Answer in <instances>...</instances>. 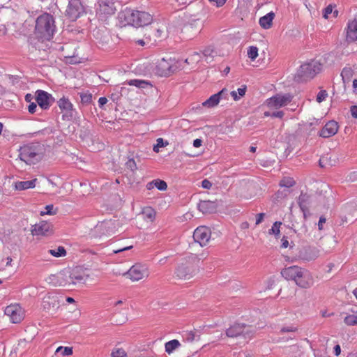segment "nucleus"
I'll use <instances>...</instances> for the list:
<instances>
[{"label": "nucleus", "mask_w": 357, "mask_h": 357, "mask_svg": "<svg viewBox=\"0 0 357 357\" xmlns=\"http://www.w3.org/2000/svg\"><path fill=\"white\" fill-rule=\"evenodd\" d=\"M198 208L203 213H211L215 211L217 204L210 200L200 201L198 204Z\"/></svg>", "instance_id": "obj_24"}, {"label": "nucleus", "mask_w": 357, "mask_h": 357, "mask_svg": "<svg viewBox=\"0 0 357 357\" xmlns=\"http://www.w3.org/2000/svg\"><path fill=\"white\" fill-rule=\"evenodd\" d=\"M60 297L56 294H48L43 299V307L45 310H55L59 308Z\"/></svg>", "instance_id": "obj_16"}, {"label": "nucleus", "mask_w": 357, "mask_h": 357, "mask_svg": "<svg viewBox=\"0 0 357 357\" xmlns=\"http://www.w3.org/2000/svg\"><path fill=\"white\" fill-rule=\"evenodd\" d=\"M56 31L54 17L47 13L38 16L36 20L35 33L44 40H50Z\"/></svg>", "instance_id": "obj_2"}, {"label": "nucleus", "mask_w": 357, "mask_h": 357, "mask_svg": "<svg viewBox=\"0 0 357 357\" xmlns=\"http://www.w3.org/2000/svg\"><path fill=\"white\" fill-rule=\"evenodd\" d=\"M57 209L54 208L52 204L47 205L45 208L44 211L40 212L41 215H55L56 213Z\"/></svg>", "instance_id": "obj_40"}, {"label": "nucleus", "mask_w": 357, "mask_h": 357, "mask_svg": "<svg viewBox=\"0 0 357 357\" xmlns=\"http://www.w3.org/2000/svg\"><path fill=\"white\" fill-rule=\"evenodd\" d=\"M303 270V268L299 266H291L282 269L281 271V274L282 277H284L286 280H291L295 281L298 278V276L302 273V271Z\"/></svg>", "instance_id": "obj_18"}, {"label": "nucleus", "mask_w": 357, "mask_h": 357, "mask_svg": "<svg viewBox=\"0 0 357 357\" xmlns=\"http://www.w3.org/2000/svg\"><path fill=\"white\" fill-rule=\"evenodd\" d=\"M68 279L69 280L68 286L76 284L77 283H84L85 282V274L80 271L79 268H74L72 271H68Z\"/></svg>", "instance_id": "obj_21"}, {"label": "nucleus", "mask_w": 357, "mask_h": 357, "mask_svg": "<svg viewBox=\"0 0 357 357\" xmlns=\"http://www.w3.org/2000/svg\"><path fill=\"white\" fill-rule=\"evenodd\" d=\"M111 357H128V356L123 349L114 348L111 353Z\"/></svg>", "instance_id": "obj_36"}, {"label": "nucleus", "mask_w": 357, "mask_h": 357, "mask_svg": "<svg viewBox=\"0 0 357 357\" xmlns=\"http://www.w3.org/2000/svg\"><path fill=\"white\" fill-rule=\"evenodd\" d=\"M36 100L43 109H47L54 102V98L51 94L43 90H38L36 92Z\"/></svg>", "instance_id": "obj_14"}, {"label": "nucleus", "mask_w": 357, "mask_h": 357, "mask_svg": "<svg viewBox=\"0 0 357 357\" xmlns=\"http://www.w3.org/2000/svg\"><path fill=\"white\" fill-rule=\"evenodd\" d=\"M252 333L253 330L252 327L241 324H234L226 331V335L229 337L243 335L245 338H250Z\"/></svg>", "instance_id": "obj_8"}, {"label": "nucleus", "mask_w": 357, "mask_h": 357, "mask_svg": "<svg viewBox=\"0 0 357 357\" xmlns=\"http://www.w3.org/2000/svg\"><path fill=\"white\" fill-rule=\"evenodd\" d=\"M295 184V181L291 178H284L280 182V185L282 187L290 188Z\"/></svg>", "instance_id": "obj_41"}, {"label": "nucleus", "mask_w": 357, "mask_h": 357, "mask_svg": "<svg viewBox=\"0 0 357 357\" xmlns=\"http://www.w3.org/2000/svg\"><path fill=\"white\" fill-rule=\"evenodd\" d=\"M298 203L304 216H305L306 213L308 212L310 196L306 193H301L298 197Z\"/></svg>", "instance_id": "obj_26"}, {"label": "nucleus", "mask_w": 357, "mask_h": 357, "mask_svg": "<svg viewBox=\"0 0 357 357\" xmlns=\"http://www.w3.org/2000/svg\"><path fill=\"white\" fill-rule=\"evenodd\" d=\"M338 124L335 121L327 122L319 132V135L323 138H328L335 135L338 131Z\"/></svg>", "instance_id": "obj_17"}, {"label": "nucleus", "mask_w": 357, "mask_h": 357, "mask_svg": "<svg viewBox=\"0 0 357 357\" xmlns=\"http://www.w3.org/2000/svg\"><path fill=\"white\" fill-rule=\"evenodd\" d=\"M48 252L55 257H61L66 255V250L63 246H59L56 249L49 250Z\"/></svg>", "instance_id": "obj_33"}, {"label": "nucleus", "mask_w": 357, "mask_h": 357, "mask_svg": "<svg viewBox=\"0 0 357 357\" xmlns=\"http://www.w3.org/2000/svg\"><path fill=\"white\" fill-rule=\"evenodd\" d=\"M37 108V105L35 102H30V104L28 106V110L29 112L31 114L35 113Z\"/></svg>", "instance_id": "obj_58"}, {"label": "nucleus", "mask_w": 357, "mask_h": 357, "mask_svg": "<svg viewBox=\"0 0 357 357\" xmlns=\"http://www.w3.org/2000/svg\"><path fill=\"white\" fill-rule=\"evenodd\" d=\"M149 269L147 265L137 263L132 265L130 269L123 273V275L132 282L146 279L149 276Z\"/></svg>", "instance_id": "obj_5"}, {"label": "nucleus", "mask_w": 357, "mask_h": 357, "mask_svg": "<svg viewBox=\"0 0 357 357\" xmlns=\"http://www.w3.org/2000/svg\"><path fill=\"white\" fill-rule=\"evenodd\" d=\"M37 178L26 181H17L15 183V189L17 190H24L30 188H33L36 186Z\"/></svg>", "instance_id": "obj_27"}, {"label": "nucleus", "mask_w": 357, "mask_h": 357, "mask_svg": "<svg viewBox=\"0 0 357 357\" xmlns=\"http://www.w3.org/2000/svg\"><path fill=\"white\" fill-rule=\"evenodd\" d=\"M80 98L81 101L83 103H89L92 100V96L91 93H81Z\"/></svg>", "instance_id": "obj_47"}, {"label": "nucleus", "mask_w": 357, "mask_h": 357, "mask_svg": "<svg viewBox=\"0 0 357 357\" xmlns=\"http://www.w3.org/2000/svg\"><path fill=\"white\" fill-rule=\"evenodd\" d=\"M292 100V96L289 94L280 95L277 94L267 100V105L272 108H280L287 105Z\"/></svg>", "instance_id": "obj_10"}, {"label": "nucleus", "mask_w": 357, "mask_h": 357, "mask_svg": "<svg viewBox=\"0 0 357 357\" xmlns=\"http://www.w3.org/2000/svg\"><path fill=\"white\" fill-rule=\"evenodd\" d=\"M200 59V54L198 52H194L190 57L185 59V62L189 63L190 61L192 62H198Z\"/></svg>", "instance_id": "obj_46"}, {"label": "nucleus", "mask_w": 357, "mask_h": 357, "mask_svg": "<svg viewBox=\"0 0 357 357\" xmlns=\"http://www.w3.org/2000/svg\"><path fill=\"white\" fill-rule=\"evenodd\" d=\"M212 186V183L207 179H204L202 182V187L204 189H210Z\"/></svg>", "instance_id": "obj_57"}, {"label": "nucleus", "mask_w": 357, "mask_h": 357, "mask_svg": "<svg viewBox=\"0 0 357 357\" xmlns=\"http://www.w3.org/2000/svg\"><path fill=\"white\" fill-rule=\"evenodd\" d=\"M265 216V213H260L257 214L256 215V225H259L264 220V218Z\"/></svg>", "instance_id": "obj_59"}, {"label": "nucleus", "mask_w": 357, "mask_h": 357, "mask_svg": "<svg viewBox=\"0 0 357 357\" xmlns=\"http://www.w3.org/2000/svg\"><path fill=\"white\" fill-rule=\"evenodd\" d=\"M58 105L62 112H66V114L72 116L73 104L68 98L63 97L58 101Z\"/></svg>", "instance_id": "obj_28"}, {"label": "nucleus", "mask_w": 357, "mask_h": 357, "mask_svg": "<svg viewBox=\"0 0 357 357\" xmlns=\"http://www.w3.org/2000/svg\"><path fill=\"white\" fill-rule=\"evenodd\" d=\"M68 271H61L56 274L50 275L47 280V282L54 287L68 286L69 280L68 279Z\"/></svg>", "instance_id": "obj_13"}, {"label": "nucleus", "mask_w": 357, "mask_h": 357, "mask_svg": "<svg viewBox=\"0 0 357 357\" xmlns=\"http://www.w3.org/2000/svg\"><path fill=\"white\" fill-rule=\"evenodd\" d=\"M181 347V343L177 340H170L165 344V352L170 354L174 350L179 348Z\"/></svg>", "instance_id": "obj_31"}, {"label": "nucleus", "mask_w": 357, "mask_h": 357, "mask_svg": "<svg viewBox=\"0 0 357 357\" xmlns=\"http://www.w3.org/2000/svg\"><path fill=\"white\" fill-rule=\"evenodd\" d=\"M351 114L353 118L357 119V106L353 105L350 108Z\"/></svg>", "instance_id": "obj_62"}, {"label": "nucleus", "mask_w": 357, "mask_h": 357, "mask_svg": "<svg viewBox=\"0 0 357 357\" xmlns=\"http://www.w3.org/2000/svg\"><path fill=\"white\" fill-rule=\"evenodd\" d=\"M321 65L319 61H311L301 65L297 71V77L300 81H307L313 78L320 72Z\"/></svg>", "instance_id": "obj_4"}, {"label": "nucleus", "mask_w": 357, "mask_h": 357, "mask_svg": "<svg viewBox=\"0 0 357 357\" xmlns=\"http://www.w3.org/2000/svg\"><path fill=\"white\" fill-rule=\"evenodd\" d=\"M216 94L218 96V98L220 100L221 99H225V100L227 99L228 96H229L228 90L225 88L222 89L220 91H219Z\"/></svg>", "instance_id": "obj_50"}, {"label": "nucleus", "mask_w": 357, "mask_h": 357, "mask_svg": "<svg viewBox=\"0 0 357 357\" xmlns=\"http://www.w3.org/2000/svg\"><path fill=\"white\" fill-rule=\"evenodd\" d=\"M219 102H220V100L218 98V96L215 93V94L212 95L208 99L205 100L202 103V105L204 107L211 108V107H215L216 105H218Z\"/></svg>", "instance_id": "obj_32"}, {"label": "nucleus", "mask_w": 357, "mask_h": 357, "mask_svg": "<svg viewBox=\"0 0 357 357\" xmlns=\"http://www.w3.org/2000/svg\"><path fill=\"white\" fill-rule=\"evenodd\" d=\"M43 150V145L38 142L27 144L20 149L19 158L26 164L31 165L40 160Z\"/></svg>", "instance_id": "obj_3"}, {"label": "nucleus", "mask_w": 357, "mask_h": 357, "mask_svg": "<svg viewBox=\"0 0 357 357\" xmlns=\"http://www.w3.org/2000/svg\"><path fill=\"white\" fill-rule=\"evenodd\" d=\"M209 1L215 3L217 7H221L226 3L227 0H209Z\"/></svg>", "instance_id": "obj_60"}, {"label": "nucleus", "mask_w": 357, "mask_h": 357, "mask_svg": "<svg viewBox=\"0 0 357 357\" xmlns=\"http://www.w3.org/2000/svg\"><path fill=\"white\" fill-rule=\"evenodd\" d=\"M297 328L296 327H294V326H286V327H282L281 329H280V333H287V332H295L296 331Z\"/></svg>", "instance_id": "obj_55"}, {"label": "nucleus", "mask_w": 357, "mask_h": 357, "mask_svg": "<svg viewBox=\"0 0 357 357\" xmlns=\"http://www.w3.org/2000/svg\"><path fill=\"white\" fill-rule=\"evenodd\" d=\"M344 322L347 326H357V315L350 314L345 317Z\"/></svg>", "instance_id": "obj_37"}, {"label": "nucleus", "mask_w": 357, "mask_h": 357, "mask_svg": "<svg viewBox=\"0 0 357 357\" xmlns=\"http://www.w3.org/2000/svg\"><path fill=\"white\" fill-rule=\"evenodd\" d=\"M163 30L157 29L154 33L153 42L155 43L157 40L160 39L162 37Z\"/></svg>", "instance_id": "obj_53"}, {"label": "nucleus", "mask_w": 357, "mask_h": 357, "mask_svg": "<svg viewBox=\"0 0 357 357\" xmlns=\"http://www.w3.org/2000/svg\"><path fill=\"white\" fill-rule=\"evenodd\" d=\"M346 40L353 43L357 40V20L349 21L347 26Z\"/></svg>", "instance_id": "obj_23"}, {"label": "nucleus", "mask_w": 357, "mask_h": 357, "mask_svg": "<svg viewBox=\"0 0 357 357\" xmlns=\"http://www.w3.org/2000/svg\"><path fill=\"white\" fill-rule=\"evenodd\" d=\"M178 69L177 62L174 59H162L156 66V73L161 77H168Z\"/></svg>", "instance_id": "obj_7"}, {"label": "nucleus", "mask_w": 357, "mask_h": 357, "mask_svg": "<svg viewBox=\"0 0 357 357\" xmlns=\"http://www.w3.org/2000/svg\"><path fill=\"white\" fill-rule=\"evenodd\" d=\"M52 231V225L47 222H40L35 225L31 229L33 236H45Z\"/></svg>", "instance_id": "obj_20"}, {"label": "nucleus", "mask_w": 357, "mask_h": 357, "mask_svg": "<svg viewBox=\"0 0 357 357\" xmlns=\"http://www.w3.org/2000/svg\"><path fill=\"white\" fill-rule=\"evenodd\" d=\"M128 84L130 86H135L138 88H145L149 83L144 80L140 79H131L128 82Z\"/></svg>", "instance_id": "obj_38"}, {"label": "nucleus", "mask_w": 357, "mask_h": 357, "mask_svg": "<svg viewBox=\"0 0 357 357\" xmlns=\"http://www.w3.org/2000/svg\"><path fill=\"white\" fill-rule=\"evenodd\" d=\"M56 354H61L62 356H70L73 354V347H59L55 351Z\"/></svg>", "instance_id": "obj_34"}, {"label": "nucleus", "mask_w": 357, "mask_h": 357, "mask_svg": "<svg viewBox=\"0 0 357 357\" xmlns=\"http://www.w3.org/2000/svg\"><path fill=\"white\" fill-rule=\"evenodd\" d=\"M211 229L206 226L198 227L193 233L195 241L199 243L201 246H205L211 238Z\"/></svg>", "instance_id": "obj_9"}, {"label": "nucleus", "mask_w": 357, "mask_h": 357, "mask_svg": "<svg viewBox=\"0 0 357 357\" xmlns=\"http://www.w3.org/2000/svg\"><path fill=\"white\" fill-rule=\"evenodd\" d=\"M118 17L123 26L131 25L136 27L149 25L153 21V17L149 13L130 8H126L121 11Z\"/></svg>", "instance_id": "obj_1"}, {"label": "nucleus", "mask_w": 357, "mask_h": 357, "mask_svg": "<svg viewBox=\"0 0 357 357\" xmlns=\"http://www.w3.org/2000/svg\"><path fill=\"white\" fill-rule=\"evenodd\" d=\"M281 241H282L281 247L283 248H287L289 245V241H288L287 237L283 236Z\"/></svg>", "instance_id": "obj_63"}, {"label": "nucleus", "mask_w": 357, "mask_h": 357, "mask_svg": "<svg viewBox=\"0 0 357 357\" xmlns=\"http://www.w3.org/2000/svg\"><path fill=\"white\" fill-rule=\"evenodd\" d=\"M83 13L84 7L79 0L69 1L66 13L71 20H76Z\"/></svg>", "instance_id": "obj_11"}, {"label": "nucleus", "mask_w": 357, "mask_h": 357, "mask_svg": "<svg viewBox=\"0 0 357 357\" xmlns=\"http://www.w3.org/2000/svg\"><path fill=\"white\" fill-rule=\"evenodd\" d=\"M126 166L128 169H130L132 172L137 169V165L133 159H129L126 162Z\"/></svg>", "instance_id": "obj_49"}, {"label": "nucleus", "mask_w": 357, "mask_h": 357, "mask_svg": "<svg viewBox=\"0 0 357 357\" xmlns=\"http://www.w3.org/2000/svg\"><path fill=\"white\" fill-rule=\"evenodd\" d=\"M199 271L197 265L190 261L180 264L175 271L177 278L181 280H190L193 278Z\"/></svg>", "instance_id": "obj_6"}, {"label": "nucleus", "mask_w": 357, "mask_h": 357, "mask_svg": "<svg viewBox=\"0 0 357 357\" xmlns=\"http://www.w3.org/2000/svg\"><path fill=\"white\" fill-rule=\"evenodd\" d=\"M333 12V6L331 5L328 6L324 10L323 17L326 19L328 18V15Z\"/></svg>", "instance_id": "obj_54"}, {"label": "nucleus", "mask_w": 357, "mask_h": 357, "mask_svg": "<svg viewBox=\"0 0 357 357\" xmlns=\"http://www.w3.org/2000/svg\"><path fill=\"white\" fill-rule=\"evenodd\" d=\"M190 24L195 26L197 29L202 26V22L199 19H193L192 22H190Z\"/></svg>", "instance_id": "obj_56"}, {"label": "nucleus", "mask_w": 357, "mask_h": 357, "mask_svg": "<svg viewBox=\"0 0 357 357\" xmlns=\"http://www.w3.org/2000/svg\"><path fill=\"white\" fill-rule=\"evenodd\" d=\"M320 255V249L315 246H308L300 250L298 257L306 261L315 260Z\"/></svg>", "instance_id": "obj_15"}, {"label": "nucleus", "mask_w": 357, "mask_h": 357, "mask_svg": "<svg viewBox=\"0 0 357 357\" xmlns=\"http://www.w3.org/2000/svg\"><path fill=\"white\" fill-rule=\"evenodd\" d=\"M107 102V99L105 97H100L98 100V105L100 107H102Z\"/></svg>", "instance_id": "obj_64"}, {"label": "nucleus", "mask_w": 357, "mask_h": 357, "mask_svg": "<svg viewBox=\"0 0 357 357\" xmlns=\"http://www.w3.org/2000/svg\"><path fill=\"white\" fill-rule=\"evenodd\" d=\"M154 186L159 190H165L167 188V184L165 181L160 179L153 180Z\"/></svg>", "instance_id": "obj_42"}, {"label": "nucleus", "mask_w": 357, "mask_h": 357, "mask_svg": "<svg viewBox=\"0 0 357 357\" xmlns=\"http://www.w3.org/2000/svg\"><path fill=\"white\" fill-rule=\"evenodd\" d=\"M328 96V93L326 90L320 91L317 96V101L318 102H321L325 100L326 97Z\"/></svg>", "instance_id": "obj_45"}, {"label": "nucleus", "mask_w": 357, "mask_h": 357, "mask_svg": "<svg viewBox=\"0 0 357 357\" xmlns=\"http://www.w3.org/2000/svg\"><path fill=\"white\" fill-rule=\"evenodd\" d=\"M248 56L252 61H254L258 56V48L255 46L249 47Z\"/></svg>", "instance_id": "obj_39"}, {"label": "nucleus", "mask_w": 357, "mask_h": 357, "mask_svg": "<svg viewBox=\"0 0 357 357\" xmlns=\"http://www.w3.org/2000/svg\"><path fill=\"white\" fill-rule=\"evenodd\" d=\"M202 54L206 59H208V57H211V58L213 57L215 52L213 49H211L210 47H207L204 50V51L202 52Z\"/></svg>", "instance_id": "obj_51"}, {"label": "nucleus", "mask_w": 357, "mask_h": 357, "mask_svg": "<svg viewBox=\"0 0 357 357\" xmlns=\"http://www.w3.org/2000/svg\"><path fill=\"white\" fill-rule=\"evenodd\" d=\"M98 13L101 15L108 16L113 15L116 11L114 2L110 0L102 1L100 3Z\"/></svg>", "instance_id": "obj_22"}, {"label": "nucleus", "mask_w": 357, "mask_h": 357, "mask_svg": "<svg viewBox=\"0 0 357 357\" xmlns=\"http://www.w3.org/2000/svg\"><path fill=\"white\" fill-rule=\"evenodd\" d=\"M284 114L282 111H278V112H273L271 114V116L274 117V118L282 119L284 116Z\"/></svg>", "instance_id": "obj_61"}, {"label": "nucleus", "mask_w": 357, "mask_h": 357, "mask_svg": "<svg viewBox=\"0 0 357 357\" xmlns=\"http://www.w3.org/2000/svg\"><path fill=\"white\" fill-rule=\"evenodd\" d=\"M295 282L301 288H309L313 284V278L309 271L304 269Z\"/></svg>", "instance_id": "obj_19"}, {"label": "nucleus", "mask_w": 357, "mask_h": 357, "mask_svg": "<svg viewBox=\"0 0 357 357\" xmlns=\"http://www.w3.org/2000/svg\"><path fill=\"white\" fill-rule=\"evenodd\" d=\"M354 73V70L351 67L346 66L342 69L341 77L344 84L350 82Z\"/></svg>", "instance_id": "obj_30"}, {"label": "nucleus", "mask_w": 357, "mask_h": 357, "mask_svg": "<svg viewBox=\"0 0 357 357\" xmlns=\"http://www.w3.org/2000/svg\"><path fill=\"white\" fill-rule=\"evenodd\" d=\"M141 215L144 220L152 222L155 218L156 213L153 208L145 207L142 209Z\"/></svg>", "instance_id": "obj_29"}, {"label": "nucleus", "mask_w": 357, "mask_h": 357, "mask_svg": "<svg viewBox=\"0 0 357 357\" xmlns=\"http://www.w3.org/2000/svg\"><path fill=\"white\" fill-rule=\"evenodd\" d=\"M282 225L281 222L276 221L273 223L271 229L268 230L269 234H274L276 238L279 237L280 234V227Z\"/></svg>", "instance_id": "obj_35"}, {"label": "nucleus", "mask_w": 357, "mask_h": 357, "mask_svg": "<svg viewBox=\"0 0 357 357\" xmlns=\"http://www.w3.org/2000/svg\"><path fill=\"white\" fill-rule=\"evenodd\" d=\"M183 337L186 342H192L195 340L196 335L193 331H187Z\"/></svg>", "instance_id": "obj_43"}, {"label": "nucleus", "mask_w": 357, "mask_h": 357, "mask_svg": "<svg viewBox=\"0 0 357 357\" xmlns=\"http://www.w3.org/2000/svg\"><path fill=\"white\" fill-rule=\"evenodd\" d=\"M346 179L350 182L357 181V170L349 173L346 177Z\"/></svg>", "instance_id": "obj_48"}, {"label": "nucleus", "mask_w": 357, "mask_h": 357, "mask_svg": "<svg viewBox=\"0 0 357 357\" xmlns=\"http://www.w3.org/2000/svg\"><path fill=\"white\" fill-rule=\"evenodd\" d=\"M274 17L275 13L273 12H270L266 15L260 17L259 23L263 29H268L271 27Z\"/></svg>", "instance_id": "obj_25"}, {"label": "nucleus", "mask_w": 357, "mask_h": 357, "mask_svg": "<svg viewBox=\"0 0 357 357\" xmlns=\"http://www.w3.org/2000/svg\"><path fill=\"white\" fill-rule=\"evenodd\" d=\"M5 314L9 317L14 324L20 323L24 318V312L17 304L7 306L5 309Z\"/></svg>", "instance_id": "obj_12"}, {"label": "nucleus", "mask_w": 357, "mask_h": 357, "mask_svg": "<svg viewBox=\"0 0 357 357\" xmlns=\"http://www.w3.org/2000/svg\"><path fill=\"white\" fill-rule=\"evenodd\" d=\"M328 159H329V158H328V156H324V157H321V158L319 159V163L320 167H326L327 165H332V164L328 163Z\"/></svg>", "instance_id": "obj_52"}, {"label": "nucleus", "mask_w": 357, "mask_h": 357, "mask_svg": "<svg viewBox=\"0 0 357 357\" xmlns=\"http://www.w3.org/2000/svg\"><path fill=\"white\" fill-rule=\"evenodd\" d=\"M167 142H165L162 138H158L157 139V144L153 147V151L156 153L159 152V148L164 147L167 145Z\"/></svg>", "instance_id": "obj_44"}]
</instances>
